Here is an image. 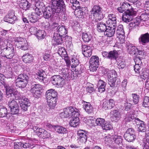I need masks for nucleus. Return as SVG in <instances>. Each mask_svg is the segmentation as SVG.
I'll return each mask as SVG.
<instances>
[{"mask_svg": "<svg viewBox=\"0 0 149 149\" xmlns=\"http://www.w3.org/2000/svg\"><path fill=\"white\" fill-rule=\"evenodd\" d=\"M6 40L2 41L0 43V53L1 56L7 58L11 59L15 54L13 46L7 42Z\"/></svg>", "mask_w": 149, "mask_h": 149, "instance_id": "obj_1", "label": "nucleus"}, {"mask_svg": "<svg viewBox=\"0 0 149 149\" xmlns=\"http://www.w3.org/2000/svg\"><path fill=\"white\" fill-rule=\"evenodd\" d=\"M121 7L124 11L127 9L123 14L122 17V20L126 23L130 22L132 20L133 17L136 15V11L127 3H123Z\"/></svg>", "mask_w": 149, "mask_h": 149, "instance_id": "obj_2", "label": "nucleus"}, {"mask_svg": "<svg viewBox=\"0 0 149 149\" xmlns=\"http://www.w3.org/2000/svg\"><path fill=\"white\" fill-rule=\"evenodd\" d=\"M58 33H54L52 40V42L55 45H59L61 44L64 39L65 36L67 33V31L64 26H58L57 28H54Z\"/></svg>", "mask_w": 149, "mask_h": 149, "instance_id": "obj_3", "label": "nucleus"}, {"mask_svg": "<svg viewBox=\"0 0 149 149\" xmlns=\"http://www.w3.org/2000/svg\"><path fill=\"white\" fill-rule=\"evenodd\" d=\"M102 8L99 5H94L93 6L91 13L95 21L97 22L102 20L104 17Z\"/></svg>", "mask_w": 149, "mask_h": 149, "instance_id": "obj_4", "label": "nucleus"}, {"mask_svg": "<svg viewBox=\"0 0 149 149\" xmlns=\"http://www.w3.org/2000/svg\"><path fill=\"white\" fill-rule=\"evenodd\" d=\"M63 112L60 113L59 116L61 118H68L72 116L74 114L78 116L79 110L75 107H70L65 108Z\"/></svg>", "mask_w": 149, "mask_h": 149, "instance_id": "obj_5", "label": "nucleus"}, {"mask_svg": "<svg viewBox=\"0 0 149 149\" xmlns=\"http://www.w3.org/2000/svg\"><path fill=\"white\" fill-rule=\"evenodd\" d=\"M29 79L28 76L25 74H21L19 75L16 79V86L19 88H24L27 84Z\"/></svg>", "mask_w": 149, "mask_h": 149, "instance_id": "obj_6", "label": "nucleus"}, {"mask_svg": "<svg viewBox=\"0 0 149 149\" xmlns=\"http://www.w3.org/2000/svg\"><path fill=\"white\" fill-rule=\"evenodd\" d=\"M51 2L52 5L51 7L56 12L59 13L65 10V5L63 0H51Z\"/></svg>", "mask_w": 149, "mask_h": 149, "instance_id": "obj_7", "label": "nucleus"}, {"mask_svg": "<svg viewBox=\"0 0 149 149\" xmlns=\"http://www.w3.org/2000/svg\"><path fill=\"white\" fill-rule=\"evenodd\" d=\"M15 44L17 47L22 50H26L28 49V45L26 41L21 37L17 38Z\"/></svg>", "mask_w": 149, "mask_h": 149, "instance_id": "obj_8", "label": "nucleus"}, {"mask_svg": "<svg viewBox=\"0 0 149 149\" xmlns=\"http://www.w3.org/2000/svg\"><path fill=\"white\" fill-rule=\"evenodd\" d=\"M99 57L96 56H91L90 59L89 69L91 71H96L98 67Z\"/></svg>", "mask_w": 149, "mask_h": 149, "instance_id": "obj_9", "label": "nucleus"}, {"mask_svg": "<svg viewBox=\"0 0 149 149\" xmlns=\"http://www.w3.org/2000/svg\"><path fill=\"white\" fill-rule=\"evenodd\" d=\"M56 10L50 6L47 7L44 10L43 17L46 19H49L53 18L55 13H58Z\"/></svg>", "mask_w": 149, "mask_h": 149, "instance_id": "obj_10", "label": "nucleus"}, {"mask_svg": "<svg viewBox=\"0 0 149 149\" xmlns=\"http://www.w3.org/2000/svg\"><path fill=\"white\" fill-rule=\"evenodd\" d=\"M125 139L129 142H132L136 138L134 130L132 128H129L126 131L124 135Z\"/></svg>", "mask_w": 149, "mask_h": 149, "instance_id": "obj_11", "label": "nucleus"}, {"mask_svg": "<svg viewBox=\"0 0 149 149\" xmlns=\"http://www.w3.org/2000/svg\"><path fill=\"white\" fill-rule=\"evenodd\" d=\"M78 140L80 141L79 142L82 144H84L87 141V136L88 134L86 131L81 130L78 132Z\"/></svg>", "mask_w": 149, "mask_h": 149, "instance_id": "obj_12", "label": "nucleus"}, {"mask_svg": "<svg viewBox=\"0 0 149 149\" xmlns=\"http://www.w3.org/2000/svg\"><path fill=\"white\" fill-rule=\"evenodd\" d=\"M64 80V78L59 75H55L53 76L51 78V81L54 85H56L58 86H61L62 84V82Z\"/></svg>", "mask_w": 149, "mask_h": 149, "instance_id": "obj_13", "label": "nucleus"}, {"mask_svg": "<svg viewBox=\"0 0 149 149\" xmlns=\"http://www.w3.org/2000/svg\"><path fill=\"white\" fill-rule=\"evenodd\" d=\"M16 19V17L15 15L14 11L13 10L9 11L8 14L4 18V20L5 22L10 24H13L14 21Z\"/></svg>", "mask_w": 149, "mask_h": 149, "instance_id": "obj_14", "label": "nucleus"}, {"mask_svg": "<svg viewBox=\"0 0 149 149\" xmlns=\"http://www.w3.org/2000/svg\"><path fill=\"white\" fill-rule=\"evenodd\" d=\"M125 47L127 49L128 52L130 54L135 56L136 54V52L138 51V49L132 44L129 42L125 43Z\"/></svg>", "mask_w": 149, "mask_h": 149, "instance_id": "obj_15", "label": "nucleus"}, {"mask_svg": "<svg viewBox=\"0 0 149 149\" xmlns=\"http://www.w3.org/2000/svg\"><path fill=\"white\" fill-rule=\"evenodd\" d=\"M43 3L41 2L37 3L35 5V8H34L35 11V13H36L38 16L42 15V13H43L44 10L45 9V6H42Z\"/></svg>", "mask_w": 149, "mask_h": 149, "instance_id": "obj_16", "label": "nucleus"}, {"mask_svg": "<svg viewBox=\"0 0 149 149\" xmlns=\"http://www.w3.org/2000/svg\"><path fill=\"white\" fill-rule=\"evenodd\" d=\"M139 43L143 45L149 42V34L147 33L141 35L139 39Z\"/></svg>", "mask_w": 149, "mask_h": 149, "instance_id": "obj_17", "label": "nucleus"}, {"mask_svg": "<svg viewBox=\"0 0 149 149\" xmlns=\"http://www.w3.org/2000/svg\"><path fill=\"white\" fill-rule=\"evenodd\" d=\"M82 51L84 55L87 57L90 56L92 54V51L91 47L86 45H82Z\"/></svg>", "mask_w": 149, "mask_h": 149, "instance_id": "obj_18", "label": "nucleus"}, {"mask_svg": "<svg viewBox=\"0 0 149 149\" xmlns=\"http://www.w3.org/2000/svg\"><path fill=\"white\" fill-rule=\"evenodd\" d=\"M80 115V112L79 111V115L78 116H77L76 115L74 114L72 116L73 119L70 120L69 123V124L71 127H76L79 125L80 122L78 117Z\"/></svg>", "mask_w": 149, "mask_h": 149, "instance_id": "obj_19", "label": "nucleus"}, {"mask_svg": "<svg viewBox=\"0 0 149 149\" xmlns=\"http://www.w3.org/2000/svg\"><path fill=\"white\" fill-rule=\"evenodd\" d=\"M108 19L106 21L107 24L113 25V26H116V16L113 14H110L108 16Z\"/></svg>", "mask_w": 149, "mask_h": 149, "instance_id": "obj_20", "label": "nucleus"}, {"mask_svg": "<svg viewBox=\"0 0 149 149\" xmlns=\"http://www.w3.org/2000/svg\"><path fill=\"white\" fill-rule=\"evenodd\" d=\"M141 68V65L139 64V63H136L135 65L134 66V70L135 72L137 73H139L140 75L143 76L145 78L147 77L148 74L146 72H145V70L142 69L141 71H140Z\"/></svg>", "mask_w": 149, "mask_h": 149, "instance_id": "obj_21", "label": "nucleus"}, {"mask_svg": "<svg viewBox=\"0 0 149 149\" xmlns=\"http://www.w3.org/2000/svg\"><path fill=\"white\" fill-rule=\"evenodd\" d=\"M21 100V102L20 104V107L23 111H26L27 110L28 107L30 105L29 100L26 98H25Z\"/></svg>", "mask_w": 149, "mask_h": 149, "instance_id": "obj_22", "label": "nucleus"}, {"mask_svg": "<svg viewBox=\"0 0 149 149\" xmlns=\"http://www.w3.org/2000/svg\"><path fill=\"white\" fill-rule=\"evenodd\" d=\"M135 124H136L138 127V131L142 132H145L146 131V125L143 121L139 119L137 120Z\"/></svg>", "mask_w": 149, "mask_h": 149, "instance_id": "obj_23", "label": "nucleus"}, {"mask_svg": "<svg viewBox=\"0 0 149 149\" xmlns=\"http://www.w3.org/2000/svg\"><path fill=\"white\" fill-rule=\"evenodd\" d=\"M5 87L6 89V97L8 98L12 97L14 93L16 90L13 87L10 86L8 85H5Z\"/></svg>", "mask_w": 149, "mask_h": 149, "instance_id": "obj_24", "label": "nucleus"}, {"mask_svg": "<svg viewBox=\"0 0 149 149\" xmlns=\"http://www.w3.org/2000/svg\"><path fill=\"white\" fill-rule=\"evenodd\" d=\"M116 29L115 28L108 26L107 29L104 32V34L108 37L113 36L115 33Z\"/></svg>", "mask_w": 149, "mask_h": 149, "instance_id": "obj_25", "label": "nucleus"}, {"mask_svg": "<svg viewBox=\"0 0 149 149\" xmlns=\"http://www.w3.org/2000/svg\"><path fill=\"white\" fill-rule=\"evenodd\" d=\"M120 81L118 79H113L109 78L108 79V84L111 87L117 86L120 84Z\"/></svg>", "mask_w": 149, "mask_h": 149, "instance_id": "obj_26", "label": "nucleus"}, {"mask_svg": "<svg viewBox=\"0 0 149 149\" xmlns=\"http://www.w3.org/2000/svg\"><path fill=\"white\" fill-rule=\"evenodd\" d=\"M82 103L84 108L87 113H89L93 112V108L90 103L83 100Z\"/></svg>", "mask_w": 149, "mask_h": 149, "instance_id": "obj_27", "label": "nucleus"}, {"mask_svg": "<svg viewBox=\"0 0 149 149\" xmlns=\"http://www.w3.org/2000/svg\"><path fill=\"white\" fill-rule=\"evenodd\" d=\"M38 131L44 139L49 138L51 136L50 132L49 131H47L42 128H40Z\"/></svg>", "mask_w": 149, "mask_h": 149, "instance_id": "obj_28", "label": "nucleus"}, {"mask_svg": "<svg viewBox=\"0 0 149 149\" xmlns=\"http://www.w3.org/2000/svg\"><path fill=\"white\" fill-rule=\"evenodd\" d=\"M57 98V97L46 98L49 107L51 109L54 108L56 105Z\"/></svg>", "mask_w": 149, "mask_h": 149, "instance_id": "obj_29", "label": "nucleus"}, {"mask_svg": "<svg viewBox=\"0 0 149 149\" xmlns=\"http://www.w3.org/2000/svg\"><path fill=\"white\" fill-rule=\"evenodd\" d=\"M57 93L53 89L48 90L45 94L46 98L57 97Z\"/></svg>", "mask_w": 149, "mask_h": 149, "instance_id": "obj_30", "label": "nucleus"}, {"mask_svg": "<svg viewBox=\"0 0 149 149\" xmlns=\"http://www.w3.org/2000/svg\"><path fill=\"white\" fill-rule=\"evenodd\" d=\"M97 30L100 32H104L108 27L105 23L100 22L97 23Z\"/></svg>", "mask_w": 149, "mask_h": 149, "instance_id": "obj_31", "label": "nucleus"}, {"mask_svg": "<svg viewBox=\"0 0 149 149\" xmlns=\"http://www.w3.org/2000/svg\"><path fill=\"white\" fill-rule=\"evenodd\" d=\"M23 147L24 148H31L35 147V146L31 143V141L26 139L23 140L22 141Z\"/></svg>", "mask_w": 149, "mask_h": 149, "instance_id": "obj_32", "label": "nucleus"}, {"mask_svg": "<svg viewBox=\"0 0 149 149\" xmlns=\"http://www.w3.org/2000/svg\"><path fill=\"white\" fill-rule=\"evenodd\" d=\"M23 61L25 63H30L33 61V58L31 54H27L24 55L22 57Z\"/></svg>", "mask_w": 149, "mask_h": 149, "instance_id": "obj_33", "label": "nucleus"}, {"mask_svg": "<svg viewBox=\"0 0 149 149\" xmlns=\"http://www.w3.org/2000/svg\"><path fill=\"white\" fill-rule=\"evenodd\" d=\"M28 18L30 22L35 23L38 21L39 17L36 13H31L29 14Z\"/></svg>", "mask_w": 149, "mask_h": 149, "instance_id": "obj_34", "label": "nucleus"}, {"mask_svg": "<svg viewBox=\"0 0 149 149\" xmlns=\"http://www.w3.org/2000/svg\"><path fill=\"white\" fill-rule=\"evenodd\" d=\"M140 19L139 18H136L133 22H131L129 24L130 30L135 29L139 24Z\"/></svg>", "mask_w": 149, "mask_h": 149, "instance_id": "obj_35", "label": "nucleus"}, {"mask_svg": "<svg viewBox=\"0 0 149 149\" xmlns=\"http://www.w3.org/2000/svg\"><path fill=\"white\" fill-rule=\"evenodd\" d=\"M35 82H32L31 90V92H34V91H41L42 89V86L39 84H36Z\"/></svg>", "mask_w": 149, "mask_h": 149, "instance_id": "obj_36", "label": "nucleus"}, {"mask_svg": "<svg viewBox=\"0 0 149 149\" xmlns=\"http://www.w3.org/2000/svg\"><path fill=\"white\" fill-rule=\"evenodd\" d=\"M139 118L135 117L134 115L133 114H128L127 115L125 118L126 121L127 122H130L132 121L133 124H135L137 120Z\"/></svg>", "mask_w": 149, "mask_h": 149, "instance_id": "obj_37", "label": "nucleus"}, {"mask_svg": "<svg viewBox=\"0 0 149 149\" xmlns=\"http://www.w3.org/2000/svg\"><path fill=\"white\" fill-rule=\"evenodd\" d=\"M106 83L103 81L99 80L98 84V91L100 93H102L105 90V86Z\"/></svg>", "mask_w": 149, "mask_h": 149, "instance_id": "obj_38", "label": "nucleus"}, {"mask_svg": "<svg viewBox=\"0 0 149 149\" xmlns=\"http://www.w3.org/2000/svg\"><path fill=\"white\" fill-rule=\"evenodd\" d=\"M19 6L21 8L26 10L30 7L31 4L27 0H23L21 1Z\"/></svg>", "mask_w": 149, "mask_h": 149, "instance_id": "obj_39", "label": "nucleus"}, {"mask_svg": "<svg viewBox=\"0 0 149 149\" xmlns=\"http://www.w3.org/2000/svg\"><path fill=\"white\" fill-rule=\"evenodd\" d=\"M112 115V117L113 119V120L115 122L116 121L119 119L120 117V113L117 110H113L111 112Z\"/></svg>", "mask_w": 149, "mask_h": 149, "instance_id": "obj_40", "label": "nucleus"}, {"mask_svg": "<svg viewBox=\"0 0 149 149\" xmlns=\"http://www.w3.org/2000/svg\"><path fill=\"white\" fill-rule=\"evenodd\" d=\"M78 57L77 56H73L71 58V67L76 68L79 64Z\"/></svg>", "mask_w": 149, "mask_h": 149, "instance_id": "obj_41", "label": "nucleus"}, {"mask_svg": "<svg viewBox=\"0 0 149 149\" xmlns=\"http://www.w3.org/2000/svg\"><path fill=\"white\" fill-rule=\"evenodd\" d=\"M55 130L59 133L63 134L67 133L68 131L65 128L59 125H56Z\"/></svg>", "mask_w": 149, "mask_h": 149, "instance_id": "obj_42", "label": "nucleus"}, {"mask_svg": "<svg viewBox=\"0 0 149 149\" xmlns=\"http://www.w3.org/2000/svg\"><path fill=\"white\" fill-rule=\"evenodd\" d=\"M82 38L84 41L85 42H89L92 38V36L89 33H83Z\"/></svg>", "mask_w": 149, "mask_h": 149, "instance_id": "obj_43", "label": "nucleus"}, {"mask_svg": "<svg viewBox=\"0 0 149 149\" xmlns=\"http://www.w3.org/2000/svg\"><path fill=\"white\" fill-rule=\"evenodd\" d=\"M46 35L45 31L44 30H38L36 36L38 39H40L44 38Z\"/></svg>", "mask_w": 149, "mask_h": 149, "instance_id": "obj_44", "label": "nucleus"}, {"mask_svg": "<svg viewBox=\"0 0 149 149\" xmlns=\"http://www.w3.org/2000/svg\"><path fill=\"white\" fill-rule=\"evenodd\" d=\"M109 59H116L118 57V53L116 51H110L109 52Z\"/></svg>", "mask_w": 149, "mask_h": 149, "instance_id": "obj_45", "label": "nucleus"}, {"mask_svg": "<svg viewBox=\"0 0 149 149\" xmlns=\"http://www.w3.org/2000/svg\"><path fill=\"white\" fill-rule=\"evenodd\" d=\"M116 33L119 36H124L125 35V33L123 29V26L122 25H120L118 26L116 30Z\"/></svg>", "mask_w": 149, "mask_h": 149, "instance_id": "obj_46", "label": "nucleus"}, {"mask_svg": "<svg viewBox=\"0 0 149 149\" xmlns=\"http://www.w3.org/2000/svg\"><path fill=\"white\" fill-rule=\"evenodd\" d=\"M77 8H74V14L77 17L81 18L82 17L84 12L81 10V8H80V7H78L79 10L77 9Z\"/></svg>", "mask_w": 149, "mask_h": 149, "instance_id": "obj_47", "label": "nucleus"}, {"mask_svg": "<svg viewBox=\"0 0 149 149\" xmlns=\"http://www.w3.org/2000/svg\"><path fill=\"white\" fill-rule=\"evenodd\" d=\"M112 138L114 143L116 144H119L122 142V139L120 136L117 135H113L112 136Z\"/></svg>", "mask_w": 149, "mask_h": 149, "instance_id": "obj_48", "label": "nucleus"}, {"mask_svg": "<svg viewBox=\"0 0 149 149\" xmlns=\"http://www.w3.org/2000/svg\"><path fill=\"white\" fill-rule=\"evenodd\" d=\"M79 2L77 0H70V3L71 5L72 4V6H71L73 10L74 9V8H78V7H80L79 6Z\"/></svg>", "mask_w": 149, "mask_h": 149, "instance_id": "obj_49", "label": "nucleus"}, {"mask_svg": "<svg viewBox=\"0 0 149 149\" xmlns=\"http://www.w3.org/2000/svg\"><path fill=\"white\" fill-rule=\"evenodd\" d=\"M142 105L145 107H149V97L145 96L144 97L142 102Z\"/></svg>", "mask_w": 149, "mask_h": 149, "instance_id": "obj_50", "label": "nucleus"}, {"mask_svg": "<svg viewBox=\"0 0 149 149\" xmlns=\"http://www.w3.org/2000/svg\"><path fill=\"white\" fill-rule=\"evenodd\" d=\"M8 114L7 109L5 107L0 108V117H7Z\"/></svg>", "mask_w": 149, "mask_h": 149, "instance_id": "obj_51", "label": "nucleus"}, {"mask_svg": "<svg viewBox=\"0 0 149 149\" xmlns=\"http://www.w3.org/2000/svg\"><path fill=\"white\" fill-rule=\"evenodd\" d=\"M68 71L69 70L67 68H64L61 70V74L63 75V76L62 77L63 78H64V79L68 78L69 75Z\"/></svg>", "mask_w": 149, "mask_h": 149, "instance_id": "obj_52", "label": "nucleus"}, {"mask_svg": "<svg viewBox=\"0 0 149 149\" xmlns=\"http://www.w3.org/2000/svg\"><path fill=\"white\" fill-rule=\"evenodd\" d=\"M58 53L61 56H66V52L63 47H59L58 51Z\"/></svg>", "mask_w": 149, "mask_h": 149, "instance_id": "obj_53", "label": "nucleus"}, {"mask_svg": "<svg viewBox=\"0 0 149 149\" xmlns=\"http://www.w3.org/2000/svg\"><path fill=\"white\" fill-rule=\"evenodd\" d=\"M95 89L93 84L90 83L88 84V86L86 88V90L87 92L89 93H92L94 91Z\"/></svg>", "mask_w": 149, "mask_h": 149, "instance_id": "obj_54", "label": "nucleus"}, {"mask_svg": "<svg viewBox=\"0 0 149 149\" xmlns=\"http://www.w3.org/2000/svg\"><path fill=\"white\" fill-rule=\"evenodd\" d=\"M44 72H43V71H39L36 73V75L37 76L36 77V79H38L40 80H43L45 78L44 77Z\"/></svg>", "mask_w": 149, "mask_h": 149, "instance_id": "obj_55", "label": "nucleus"}, {"mask_svg": "<svg viewBox=\"0 0 149 149\" xmlns=\"http://www.w3.org/2000/svg\"><path fill=\"white\" fill-rule=\"evenodd\" d=\"M102 128L104 130H108L111 129L113 127L111 124L105 121L103 125L102 126Z\"/></svg>", "mask_w": 149, "mask_h": 149, "instance_id": "obj_56", "label": "nucleus"}, {"mask_svg": "<svg viewBox=\"0 0 149 149\" xmlns=\"http://www.w3.org/2000/svg\"><path fill=\"white\" fill-rule=\"evenodd\" d=\"M105 121H106L104 119L98 118L96 119L95 123L97 125L101 126L102 127V126L103 125Z\"/></svg>", "mask_w": 149, "mask_h": 149, "instance_id": "obj_57", "label": "nucleus"}, {"mask_svg": "<svg viewBox=\"0 0 149 149\" xmlns=\"http://www.w3.org/2000/svg\"><path fill=\"white\" fill-rule=\"evenodd\" d=\"M8 30L3 29L1 31V35L6 40H8Z\"/></svg>", "mask_w": 149, "mask_h": 149, "instance_id": "obj_58", "label": "nucleus"}, {"mask_svg": "<svg viewBox=\"0 0 149 149\" xmlns=\"http://www.w3.org/2000/svg\"><path fill=\"white\" fill-rule=\"evenodd\" d=\"M8 105L9 107L11 109V108L14 107L15 106H17L18 105L17 103L14 100V99L11 100L8 102Z\"/></svg>", "mask_w": 149, "mask_h": 149, "instance_id": "obj_59", "label": "nucleus"}, {"mask_svg": "<svg viewBox=\"0 0 149 149\" xmlns=\"http://www.w3.org/2000/svg\"><path fill=\"white\" fill-rule=\"evenodd\" d=\"M108 109H110L114 107L115 105V102L112 99H110L109 100H108Z\"/></svg>", "mask_w": 149, "mask_h": 149, "instance_id": "obj_60", "label": "nucleus"}, {"mask_svg": "<svg viewBox=\"0 0 149 149\" xmlns=\"http://www.w3.org/2000/svg\"><path fill=\"white\" fill-rule=\"evenodd\" d=\"M132 97L133 98V101L135 104L138 103L139 100V96L136 94H132Z\"/></svg>", "mask_w": 149, "mask_h": 149, "instance_id": "obj_61", "label": "nucleus"}, {"mask_svg": "<svg viewBox=\"0 0 149 149\" xmlns=\"http://www.w3.org/2000/svg\"><path fill=\"white\" fill-rule=\"evenodd\" d=\"M13 96L14 97V98L16 100H22V96L19 93L18 91H15V92L14 93Z\"/></svg>", "mask_w": 149, "mask_h": 149, "instance_id": "obj_62", "label": "nucleus"}, {"mask_svg": "<svg viewBox=\"0 0 149 149\" xmlns=\"http://www.w3.org/2000/svg\"><path fill=\"white\" fill-rule=\"evenodd\" d=\"M11 111L12 112V113L13 114H17L19 113V105H17V106H15L14 107H12L10 109Z\"/></svg>", "mask_w": 149, "mask_h": 149, "instance_id": "obj_63", "label": "nucleus"}, {"mask_svg": "<svg viewBox=\"0 0 149 149\" xmlns=\"http://www.w3.org/2000/svg\"><path fill=\"white\" fill-rule=\"evenodd\" d=\"M22 147H23V146L22 141L17 142L14 146L15 149H22Z\"/></svg>", "mask_w": 149, "mask_h": 149, "instance_id": "obj_64", "label": "nucleus"}]
</instances>
